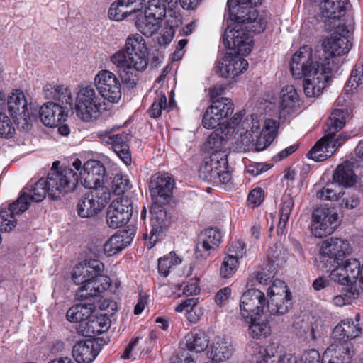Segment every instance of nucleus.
<instances>
[{
    "mask_svg": "<svg viewBox=\"0 0 363 363\" xmlns=\"http://www.w3.org/2000/svg\"><path fill=\"white\" fill-rule=\"evenodd\" d=\"M224 46L233 52H227L222 60L216 62V72L223 77H235L247 69L248 62L242 57L244 55L233 48Z\"/></svg>",
    "mask_w": 363,
    "mask_h": 363,
    "instance_id": "nucleus-19",
    "label": "nucleus"
},
{
    "mask_svg": "<svg viewBox=\"0 0 363 363\" xmlns=\"http://www.w3.org/2000/svg\"><path fill=\"white\" fill-rule=\"evenodd\" d=\"M130 188V182L126 175L116 174L112 182V190L115 194L121 195Z\"/></svg>",
    "mask_w": 363,
    "mask_h": 363,
    "instance_id": "nucleus-51",
    "label": "nucleus"
},
{
    "mask_svg": "<svg viewBox=\"0 0 363 363\" xmlns=\"http://www.w3.org/2000/svg\"><path fill=\"white\" fill-rule=\"evenodd\" d=\"M84 303L77 304L71 307L67 312V318L73 323H79L77 332L82 335L88 337L97 335L101 333L100 329H95L99 325L98 320H89L91 313L95 310L94 302L91 300L83 301Z\"/></svg>",
    "mask_w": 363,
    "mask_h": 363,
    "instance_id": "nucleus-10",
    "label": "nucleus"
},
{
    "mask_svg": "<svg viewBox=\"0 0 363 363\" xmlns=\"http://www.w3.org/2000/svg\"><path fill=\"white\" fill-rule=\"evenodd\" d=\"M103 100L91 85L79 87L74 101L77 116L84 122H92L102 113Z\"/></svg>",
    "mask_w": 363,
    "mask_h": 363,
    "instance_id": "nucleus-9",
    "label": "nucleus"
},
{
    "mask_svg": "<svg viewBox=\"0 0 363 363\" xmlns=\"http://www.w3.org/2000/svg\"><path fill=\"white\" fill-rule=\"evenodd\" d=\"M48 179L40 178L35 184H28L21 191L18 199L10 204L12 213H22L25 212L30 205V201L40 202L48 194L49 196V186Z\"/></svg>",
    "mask_w": 363,
    "mask_h": 363,
    "instance_id": "nucleus-12",
    "label": "nucleus"
},
{
    "mask_svg": "<svg viewBox=\"0 0 363 363\" xmlns=\"http://www.w3.org/2000/svg\"><path fill=\"white\" fill-rule=\"evenodd\" d=\"M199 176L203 181L213 185L230 182L232 175L228 170L227 151L212 152L200 167Z\"/></svg>",
    "mask_w": 363,
    "mask_h": 363,
    "instance_id": "nucleus-8",
    "label": "nucleus"
},
{
    "mask_svg": "<svg viewBox=\"0 0 363 363\" xmlns=\"http://www.w3.org/2000/svg\"><path fill=\"white\" fill-rule=\"evenodd\" d=\"M183 293L186 296H193L199 293L198 281L196 279H190L187 282L182 285Z\"/></svg>",
    "mask_w": 363,
    "mask_h": 363,
    "instance_id": "nucleus-64",
    "label": "nucleus"
},
{
    "mask_svg": "<svg viewBox=\"0 0 363 363\" xmlns=\"http://www.w3.org/2000/svg\"><path fill=\"white\" fill-rule=\"evenodd\" d=\"M334 135L327 136L326 133L325 137L316 142L308 152V157L315 161H323L330 157L348 138L344 133H340L335 139H333Z\"/></svg>",
    "mask_w": 363,
    "mask_h": 363,
    "instance_id": "nucleus-22",
    "label": "nucleus"
},
{
    "mask_svg": "<svg viewBox=\"0 0 363 363\" xmlns=\"http://www.w3.org/2000/svg\"><path fill=\"white\" fill-rule=\"evenodd\" d=\"M245 247L246 245L241 240L232 242L228 247L227 256L235 258L238 262L245 254Z\"/></svg>",
    "mask_w": 363,
    "mask_h": 363,
    "instance_id": "nucleus-56",
    "label": "nucleus"
},
{
    "mask_svg": "<svg viewBox=\"0 0 363 363\" xmlns=\"http://www.w3.org/2000/svg\"><path fill=\"white\" fill-rule=\"evenodd\" d=\"M174 180L167 173H156L151 176L149 182L150 196L156 202L165 203L172 196Z\"/></svg>",
    "mask_w": 363,
    "mask_h": 363,
    "instance_id": "nucleus-20",
    "label": "nucleus"
},
{
    "mask_svg": "<svg viewBox=\"0 0 363 363\" xmlns=\"http://www.w3.org/2000/svg\"><path fill=\"white\" fill-rule=\"evenodd\" d=\"M298 101V95L292 85L284 87L281 91L280 108L281 114H290Z\"/></svg>",
    "mask_w": 363,
    "mask_h": 363,
    "instance_id": "nucleus-41",
    "label": "nucleus"
},
{
    "mask_svg": "<svg viewBox=\"0 0 363 363\" xmlns=\"http://www.w3.org/2000/svg\"><path fill=\"white\" fill-rule=\"evenodd\" d=\"M130 243V240L125 239L124 234L115 233L105 242L104 253L107 256L114 255L125 249Z\"/></svg>",
    "mask_w": 363,
    "mask_h": 363,
    "instance_id": "nucleus-44",
    "label": "nucleus"
},
{
    "mask_svg": "<svg viewBox=\"0 0 363 363\" xmlns=\"http://www.w3.org/2000/svg\"><path fill=\"white\" fill-rule=\"evenodd\" d=\"M139 340L140 338L137 337L129 342V344L125 348L123 354L121 355L123 359H129L132 357L133 359L135 358L134 356L137 354L136 347Z\"/></svg>",
    "mask_w": 363,
    "mask_h": 363,
    "instance_id": "nucleus-62",
    "label": "nucleus"
},
{
    "mask_svg": "<svg viewBox=\"0 0 363 363\" xmlns=\"http://www.w3.org/2000/svg\"><path fill=\"white\" fill-rule=\"evenodd\" d=\"M348 116L349 113L347 110H334L332 112L327 123L328 128L325 130L327 136H333L337 132L340 131L344 127Z\"/></svg>",
    "mask_w": 363,
    "mask_h": 363,
    "instance_id": "nucleus-43",
    "label": "nucleus"
},
{
    "mask_svg": "<svg viewBox=\"0 0 363 363\" xmlns=\"http://www.w3.org/2000/svg\"><path fill=\"white\" fill-rule=\"evenodd\" d=\"M197 305H199V298L193 297L183 301L174 310L177 313H182L186 311L187 313L191 310H193Z\"/></svg>",
    "mask_w": 363,
    "mask_h": 363,
    "instance_id": "nucleus-60",
    "label": "nucleus"
},
{
    "mask_svg": "<svg viewBox=\"0 0 363 363\" xmlns=\"http://www.w3.org/2000/svg\"><path fill=\"white\" fill-rule=\"evenodd\" d=\"M254 137L249 130H246L244 133H240V136L235 142V148L238 152H247L254 149Z\"/></svg>",
    "mask_w": 363,
    "mask_h": 363,
    "instance_id": "nucleus-49",
    "label": "nucleus"
},
{
    "mask_svg": "<svg viewBox=\"0 0 363 363\" xmlns=\"http://www.w3.org/2000/svg\"><path fill=\"white\" fill-rule=\"evenodd\" d=\"M294 206L293 197L290 194L284 193L281 199L279 208V222L277 226V234L284 233L285 228Z\"/></svg>",
    "mask_w": 363,
    "mask_h": 363,
    "instance_id": "nucleus-42",
    "label": "nucleus"
},
{
    "mask_svg": "<svg viewBox=\"0 0 363 363\" xmlns=\"http://www.w3.org/2000/svg\"><path fill=\"white\" fill-rule=\"evenodd\" d=\"M43 91L48 99L55 101V103L60 104V107L69 111L72 108L73 99L70 89L64 85L48 84L44 86Z\"/></svg>",
    "mask_w": 363,
    "mask_h": 363,
    "instance_id": "nucleus-29",
    "label": "nucleus"
},
{
    "mask_svg": "<svg viewBox=\"0 0 363 363\" xmlns=\"http://www.w3.org/2000/svg\"><path fill=\"white\" fill-rule=\"evenodd\" d=\"M227 6L230 18L236 22L235 26H243L249 19H251L252 11H257L240 0H228Z\"/></svg>",
    "mask_w": 363,
    "mask_h": 363,
    "instance_id": "nucleus-33",
    "label": "nucleus"
},
{
    "mask_svg": "<svg viewBox=\"0 0 363 363\" xmlns=\"http://www.w3.org/2000/svg\"><path fill=\"white\" fill-rule=\"evenodd\" d=\"M260 317H256L255 320L251 322H246L250 324L249 334L253 338L259 339L266 337L269 335L271 329L270 326L266 321L257 322Z\"/></svg>",
    "mask_w": 363,
    "mask_h": 363,
    "instance_id": "nucleus-45",
    "label": "nucleus"
},
{
    "mask_svg": "<svg viewBox=\"0 0 363 363\" xmlns=\"http://www.w3.org/2000/svg\"><path fill=\"white\" fill-rule=\"evenodd\" d=\"M333 183L327 184L322 190L317 192V197L324 201H337L344 194V192L342 191L337 192L333 188Z\"/></svg>",
    "mask_w": 363,
    "mask_h": 363,
    "instance_id": "nucleus-55",
    "label": "nucleus"
},
{
    "mask_svg": "<svg viewBox=\"0 0 363 363\" xmlns=\"http://www.w3.org/2000/svg\"><path fill=\"white\" fill-rule=\"evenodd\" d=\"M238 262L235 258L225 257L220 268V274L222 278L228 279L231 277L237 271Z\"/></svg>",
    "mask_w": 363,
    "mask_h": 363,
    "instance_id": "nucleus-52",
    "label": "nucleus"
},
{
    "mask_svg": "<svg viewBox=\"0 0 363 363\" xmlns=\"http://www.w3.org/2000/svg\"><path fill=\"white\" fill-rule=\"evenodd\" d=\"M353 166L352 163L347 161L337 165L333 175L334 183L345 188L353 186L357 182Z\"/></svg>",
    "mask_w": 363,
    "mask_h": 363,
    "instance_id": "nucleus-36",
    "label": "nucleus"
},
{
    "mask_svg": "<svg viewBox=\"0 0 363 363\" xmlns=\"http://www.w3.org/2000/svg\"><path fill=\"white\" fill-rule=\"evenodd\" d=\"M57 162L52 164L47 179L49 186V197L52 199L60 198L66 193L72 191L79 183L78 172L82 167V162L76 159L72 166L74 169L62 166L57 168Z\"/></svg>",
    "mask_w": 363,
    "mask_h": 363,
    "instance_id": "nucleus-7",
    "label": "nucleus"
},
{
    "mask_svg": "<svg viewBox=\"0 0 363 363\" xmlns=\"http://www.w3.org/2000/svg\"><path fill=\"white\" fill-rule=\"evenodd\" d=\"M267 21L259 16L257 11H252L251 19L243 26H228L223 35V43L225 46L233 48L242 55H248L253 47L252 33H260L266 28Z\"/></svg>",
    "mask_w": 363,
    "mask_h": 363,
    "instance_id": "nucleus-5",
    "label": "nucleus"
},
{
    "mask_svg": "<svg viewBox=\"0 0 363 363\" xmlns=\"http://www.w3.org/2000/svg\"><path fill=\"white\" fill-rule=\"evenodd\" d=\"M352 28L340 23L337 26L330 36L325 39L320 48L317 49V56L320 63L328 66L330 72L337 68L336 56L347 53L351 47Z\"/></svg>",
    "mask_w": 363,
    "mask_h": 363,
    "instance_id": "nucleus-6",
    "label": "nucleus"
},
{
    "mask_svg": "<svg viewBox=\"0 0 363 363\" xmlns=\"http://www.w3.org/2000/svg\"><path fill=\"white\" fill-rule=\"evenodd\" d=\"M266 297L264 292L250 289L241 296L240 315L245 322H251L256 317L265 314Z\"/></svg>",
    "mask_w": 363,
    "mask_h": 363,
    "instance_id": "nucleus-13",
    "label": "nucleus"
},
{
    "mask_svg": "<svg viewBox=\"0 0 363 363\" xmlns=\"http://www.w3.org/2000/svg\"><path fill=\"white\" fill-rule=\"evenodd\" d=\"M291 296V293L286 283L280 279L274 281L272 286L267 290V296L285 297L286 294Z\"/></svg>",
    "mask_w": 363,
    "mask_h": 363,
    "instance_id": "nucleus-53",
    "label": "nucleus"
},
{
    "mask_svg": "<svg viewBox=\"0 0 363 363\" xmlns=\"http://www.w3.org/2000/svg\"><path fill=\"white\" fill-rule=\"evenodd\" d=\"M104 271V264L98 259H84L74 267L72 279L81 286L77 292V299L99 301L102 294L111 287V280Z\"/></svg>",
    "mask_w": 363,
    "mask_h": 363,
    "instance_id": "nucleus-4",
    "label": "nucleus"
},
{
    "mask_svg": "<svg viewBox=\"0 0 363 363\" xmlns=\"http://www.w3.org/2000/svg\"><path fill=\"white\" fill-rule=\"evenodd\" d=\"M6 104L13 118L22 119L26 123L35 118L36 114L33 111L30 113L23 93L21 90H15L11 94H6Z\"/></svg>",
    "mask_w": 363,
    "mask_h": 363,
    "instance_id": "nucleus-25",
    "label": "nucleus"
},
{
    "mask_svg": "<svg viewBox=\"0 0 363 363\" xmlns=\"http://www.w3.org/2000/svg\"><path fill=\"white\" fill-rule=\"evenodd\" d=\"M360 315L356 314L355 320L346 319L337 325L333 329L332 338L333 342L337 344L349 345L348 341L357 337L363 330L359 323Z\"/></svg>",
    "mask_w": 363,
    "mask_h": 363,
    "instance_id": "nucleus-24",
    "label": "nucleus"
},
{
    "mask_svg": "<svg viewBox=\"0 0 363 363\" xmlns=\"http://www.w3.org/2000/svg\"><path fill=\"white\" fill-rule=\"evenodd\" d=\"M151 214V230L149 236L150 245L148 248H152L154 246L160 233L167 230L172 223L171 218L167 216L166 211L163 209H160Z\"/></svg>",
    "mask_w": 363,
    "mask_h": 363,
    "instance_id": "nucleus-32",
    "label": "nucleus"
},
{
    "mask_svg": "<svg viewBox=\"0 0 363 363\" xmlns=\"http://www.w3.org/2000/svg\"><path fill=\"white\" fill-rule=\"evenodd\" d=\"M20 213H12L10 206L8 210L0 211V231L9 232L11 230L16 224L14 215Z\"/></svg>",
    "mask_w": 363,
    "mask_h": 363,
    "instance_id": "nucleus-50",
    "label": "nucleus"
},
{
    "mask_svg": "<svg viewBox=\"0 0 363 363\" xmlns=\"http://www.w3.org/2000/svg\"><path fill=\"white\" fill-rule=\"evenodd\" d=\"M279 123L276 120L267 119L264 125L257 140L254 143V149L256 151H262L270 145L277 136Z\"/></svg>",
    "mask_w": 363,
    "mask_h": 363,
    "instance_id": "nucleus-35",
    "label": "nucleus"
},
{
    "mask_svg": "<svg viewBox=\"0 0 363 363\" xmlns=\"http://www.w3.org/2000/svg\"><path fill=\"white\" fill-rule=\"evenodd\" d=\"M145 0H116L111 4L108 17L111 20L122 21L143 9Z\"/></svg>",
    "mask_w": 363,
    "mask_h": 363,
    "instance_id": "nucleus-27",
    "label": "nucleus"
},
{
    "mask_svg": "<svg viewBox=\"0 0 363 363\" xmlns=\"http://www.w3.org/2000/svg\"><path fill=\"white\" fill-rule=\"evenodd\" d=\"M111 194L106 186H99L82 195L77 205V212L83 218L99 213L110 199Z\"/></svg>",
    "mask_w": 363,
    "mask_h": 363,
    "instance_id": "nucleus-11",
    "label": "nucleus"
},
{
    "mask_svg": "<svg viewBox=\"0 0 363 363\" xmlns=\"http://www.w3.org/2000/svg\"><path fill=\"white\" fill-rule=\"evenodd\" d=\"M15 133V128L6 114L0 111V138H9Z\"/></svg>",
    "mask_w": 363,
    "mask_h": 363,
    "instance_id": "nucleus-54",
    "label": "nucleus"
},
{
    "mask_svg": "<svg viewBox=\"0 0 363 363\" xmlns=\"http://www.w3.org/2000/svg\"><path fill=\"white\" fill-rule=\"evenodd\" d=\"M182 262V259L177 257L175 252L169 254L158 259V272L164 277L169 275L170 269Z\"/></svg>",
    "mask_w": 363,
    "mask_h": 363,
    "instance_id": "nucleus-46",
    "label": "nucleus"
},
{
    "mask_svg": "<svg viewBox=\"0 0 363 363\" xmlns=\"http://www.w3.org/2000/svg\"><path fill=\"white\" fill-rule=\"evenodd\" d=\"M94 87L101 99L117 103L121 98V84L114 73L107 69L99 71L94 77Z\"/></svg>",
    "mask_w": 363,
    "mask_h": 363,
    "instance_id": "nucleus-14",
    "label": "nucleus"
},
{
    "mask_svg": "<svg viewBox=\"0 0 363 363\" xmlns=\"http://www.w3.org/2000/svg\"><path fill=\"white\" fill-rule=\"evenodd\" d=\"M363 84V62H358L352 70L344 91L348 94L352 89H357Z\"/></svg>",
    "mask_w": 363,
    "mask_h": 363,
    "instance_id": "nucleus-47",
    "label": "nucleus"
},
{
    "mask_svg": "<svg viewBox=\"0 0 363 363\" xmlns=\"http://www.w3.org/2000/svg\"><path fill=\"white\" fill-rule=\"evenodd\" d=\"M166 11L167 6L163 0H150L145 10L144 19L137 23L138 30L146 36H152L165 17Z\"/></svg>",
    "mask_w": 363,
    "mask_h": 363,
    "instance_id": "nucleus-15",
    "label": "nucleus"
},
{
    "mask_svg": "<svg viewBox=\"0 0 363 363\" xmlns=\"http://www.w3.org/2000/svg\"><path fill=\"white\" fill-rule=\"evenodd\" d=\"M167 108V97L164 93L160 91L157 93L154 102L148 110L151 118H157L162 114V110Z\"/></svg>",
    "mask_w": 363,
    "mask_h": 363,
    "instance_id": "nucleus-48",
    "label": "nucleus"
},
{
    "mask_svg": "<svg viewBox=\"0 0 363 363\" xmlns=\"http://www.w3.org/2000/svg\"><path fill=\"white\" fill-rule=\"evenodd\" d=\"M234 111V104L229 98L213 100L203 114L202 124L205 128L213 129L220 125L222 119L228 118Z\"/></svg>",
    "mask_w": 363,
    "mask_h": 363,
    "instance_id": "nucleus-17",
    "label": "nucleus"
},
{
    "mask_svg": "<svg viewBox=\"0 0 363 363\" xmlns=\"http://www.w3.org/2000/svg\"><path fill=\"white\" fill-rule=\"evenodd\" d=\"M301 327L304 328L306 338L307 339L310 338L315 340L320 336V331L318 330L316 323L313 324L312 323H308L303 321L301 323Z\"/></svg>",
    "mask_w": 363,
    "mask_h": 363,
    "instance_id": "nucleus-59",
    "label": "nucleus"
},
{
    "mask_svg": "<svg viewBox=\"0 0 363 363\" xmlns=\"http://www.w3.org/2000/svg\"><path fill=\"white\" fill-rule=\"evenodd\" d=\"M320 354L315 349L310 350L303 353L299 363H320Z\"/></svg>",
    "mask_w": 363,
    "mask_h": 363,
    "instance_id": "nucleus-63",
    "label": "nucleus"
},
{
    "mask_svg": "<svg viewBox=\"0 0 363 363\" xmlns=\"http://www.w3.org/2000/svg\"><path fill=\"white\" fill-rule=\"evenodd\" d=\"M221 242L220 232L214 228H209L201 232L196 247V257L207 258L217 249Z\"/></svg>",
    "mask_w": 363,
    "mask_h": 363,
    "instance_id": "nucleus-26",
    "label": "nucleus"
},
{
    "mask_svg": "<svg viewBox=\"0 0 363 363\" xmlns=\"http://www.w3.org/2000/svg\"><path fill=\"white\" fill-rule=\"evenodd\" d=\"M315 58L314 62L311 49L304 46L292 56L290 62L292 75L296 79L304 78L303 91L308 97L320 96L331 78L329 67L320 63L317 51Z\"/></svg>",
    "mask_w": 363,
    "mask_h": 363,
    "instance_id": "nucleus-3",
    "label": "nucleus"
},
{
    "mask_svg": "<svg viewBox=\"0 0 363 363\" xmlns=\"http://www.w3.org/2000/svg\"><path fill=\"white\" fill-rule=\"evenodd\" d=\"M231 295V289L229 287H224L220 289L215 295V303L218 306L225 305Z\"/></svg>",
    "mask_w": 363,
    "mask_h": 363,
    "instance_id": "nucleus-61",
    "label": "nucleus"
},
{
    "mask_svg": "<svg viewBox=\"0 0 363 363\" xmlns=\"http://www.w3.org/2000/svg\"><path fill=\"white\" fill-rule=\"evenodd\" d=\"M233 349L225 338L216 337L211 345V357L213 362H222L232 356Z\"/></svg>",
    "mask_w": 363,
    "mask_h": 363,
    "instance_id": "nucleus-40",
    "label": "nucleus"
},
{
    "mask_svg": "<svg viewBox=\"0 0 363 363\" xmlns=\"http://www.w3.org/2000/svg\"><path fill=\"white\" fill-rule=\"evenodd\" d=\"M272 167L270 164L252 163L247 166L246 172L253 177L258 176L267 171Z\"/></svg>",
    "mask_w": 363,
    "mask_h": 363,
    "instance_id": "nucleus-58",
    "label": "nucleus"
},
{
    "mask_svg": "<svg viewBox=\"0 0 363 363\" xmlns=\"http://www.w3.org/2000/svg\"><path fill=\"white\" fill-rule=\"evenodd\" d=\"M101 140L111 145L113 150L126 165H130L132 157L130 152L128 141L129 135L125 133L112 134L111 131H101L98 133Z\"/></svg>",
    "mask_w": 363,
    "mask_h": 363,
    "instance_id": "nucleus-23",
    "label": "nucleus"
},
{
    "mask_svg": "<svg viewBox=\"0 0 363 363\" xmlns=\"http://www.w3.org/2000/svg\"><path fill=\"white\" fill-rule=\"evenodd\" d=\"M292 296L289 294L285 297L271 296L266 301L265 314L283 315L287 313L292 306Z\"/></svg>",
    "mask_w": 363,
    "mask_h": 363,
    "instance_id": "nucleus-38",
    "label": "nucleus"
},
{
    "mask_svg": "<svg viewBox=\"0 0 363 363\" xmlns=\"http://www.w3.org/2000/svg\"><path fill=\"white\" fill-rule=\"evenodd\" d=\"M348 0H324L320 4L322 16L336 21L345 15Z\"/></svg>",
    "mask_w": 363,
    "mask_h": 363,
    "instance_id": "nucleus-37",
    "label": "nucleus"
},
{
    "mask_svg": "<svg viewBox=\"0 0 363 363\" xmlns=\"http://www.w3.org/2000/svg\"><path fill=\"white\" fill-rule=\"evenodd\" d=\"M352 253L349 242L338 238L325 240L317 259L318 267L325 272H330V279L341 284L356 283L362 277V267L354 258L344 259Z\"/></svg>",
    "mask_w": 363,
    "mask_h": 363,
    "instance_id": "nucleus-1",
    "label": "nucleus"
},
{
    "mask_svg": "<svg viewBox=\"0 0 363 363\" xmlns=\"http://www.w3.org/2000/svg\"><path fill=\"white\" fill-rule=\"evenodd\" d=\"M186 348L196 353L204 351L209 345V339L207 335L201 330H193L189 333L184 337Z\"/></svg>",
    "mask_w": 363,
    "mask_h": 363,
    "instance_id": "nucleus-39",
    "label": "nucleus"
},
{
    "mask_svg": "<svg viewBox=\"0 0 363 363\" xmlns=\"http://www.w3.org/2000/svg\"><path fill=\"white\" fill-rule=\"evenodd\" d=\"M79 171V182L85 188L92 190L104 186L101 184L104 182L106 169L99 161L88 160Z\"/></svg>",
    "mask_w": 363,
    "mask_h": 363,
    "instance_id": "nucleus-21",
    "label": "nucleus"
},
{
    "mask_svg": "<svg viewBox=\"0 0 363 363\" xmlns=\"http://www.w3.org/2000/svg\"><path fill=\"white\" fill-rule=\"evenodd\" d=\"M352 356L350 345L333 342L325 350L321 363H350Z\"/></svg>",
    "mask_w": 363,
    "mask_h": 363,
    "instance_id": "nucleus-31",
    "label": "nucleus"
},
{
    "mask_svg": "<svg viewBox=\"0 0 363 363\" xmlns=\"http://www.w3.org/2000/svg\"><path fill=\"white\" fill-rule=\"evenodd\" d=\"M99 353L97 344L91 339L77 342L72 347V357L77 363H91Z\"/></svg>",
    "mask_w": 363,
    "mask_h": 363,
    "instance_id": "nucleus-30",
    "label": "nucleus"
},
{
    "mask_svg": "<svg viewBox=\"0 0 363 363\" xmlns=\"http://www.w3.org/2000/svg\"><path fill=\"white\" fill-rule=\"evenodd\" d=\"M38 113L40 121L45 125L55 127L66 120L68 111L60 107V104L50 101L41 106Z\"/></svg>",
    "mask_w": 363,
    "mask_h": 363,
    "instance_id": "nucleus-28",
    "label": "nucleus"
},
{
    "mask_svg": "<svg viewBox=\"0 0 363 363\" xmlns=\"http://www.w3.org/2000/svg\"><path fill=\"white\" fill-rule=\"evenodd\" d=\"M338 215L328 208H318L312 214L311 233L316 238L333 233L338 225Z\"/></svg>",
    "mask_w": 363,
    "mask_h": 363,
    "instance_id": "nucleus-16",
    "label": "nucleus"
},
{
    "mask_svg": "<svg viewBox=\"0 0 363 363\" xmlns=\"http://www.w3.org/2000/svg\"><path fill=\"white\" fill-rule=\"evenodd\" d=\"M234 133L233 127L220 125L208 136L206 142L207 148L212 150L213 152L225 150V145Z\"/></svg>",
    "mask_w": 363,
    "mask_h": 363,
    "instance_id": "nucleus-34",
    "label": "nucleus"
},
{
    "mask_svg": "<svg viewBox=\"0 0 363 363\" xmlns=\"http://www.w3.org/2000/svg\"><path fill=\"white\" fill-rule=\"evenodd\" d=\"M117 69L123 84L133 88L139 80V72L146 69L148 65V49L145 40L140 34L129 35L125 47L110 57Z\"/></svg>",
    "mask_w": 363,
    "mask_h": 363,
    "instance_id": "nucleus-2",
    "label": "nucleus"
},
{
    "mask_svg": "<svg viewBox=\"0 0 363 363\" xmlns=\"http://www.w3.org/2000/svg\"><path fill=\"white\" fill-rule=\"evenodd\" d=\"M133 213L132 202L128 197L114 199L106 211V223L111 228L124 226L129 221Z\"/></svg>",
    "mask_w": 363,
    "mask_h": 363,
    "instance_id": "nucleus-18",
    "label": "nucleus"
},
{
    "mask_svg": "<svg viewBox=\"0 0 363 363\" xmlns=\"http://www.w3.org/2000/svg\"><path fill=\"white\" fill-rule=\"evenodd\" d=\"M264 201V191L260 187L252 189L247 197V201L252 208L259 206Z\"/></svg>",
    "mask_w": 363,
    "mask_h": 363,
    "instance_id": "nucleus-57",
    "label": "nucleus"
}]
</instances>
